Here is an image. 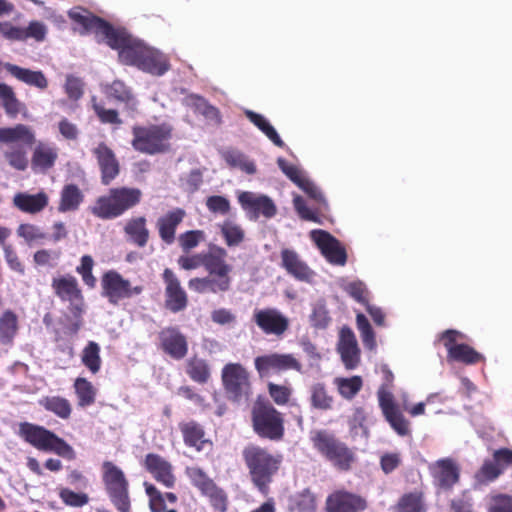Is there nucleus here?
I'll use <instances>...</instances> for the list:
<instances>
[{
	"mask_svg": "<svg viewBox=\"0 0 512 512\" xmlns=\"http://www.w3.org/2000/svg\"><path fill=\"white\" fill-rule=\"evenodd\" d=\"M69 17L82 28V34L93 32L97 37L105 40L110 48L117 50L119 61L125 65L137 67L148 48L125 29L115 28L108 21L87 10H71L69 11Z\"/></svg>",
	"mask_w": 512,
	"mask_h": 512,
	"instance_id": "nucleus-1",
	"label": "nucleus"
},
{
	"mask_svg": "<svg viewBox=\"0 0 512 512\" xmlns=\"http://www.w3.org/2000/svg\"><path fill=\"white\" fill-rule=\"evenodd\" d=\"M227 250L216 244H209L208 250L203 252V267L208 272L206 277H195L189 280L191 290L204 293H225L231 288L232 265L226 258Z\"/></svg>",
	"mask_w": 512,
	"mask_h": 512,
	"instance_id": "nucleus-2",
	"label": "nucleus"
},
{
	"mask_svg": "<svg viewBox=\"0 0 512 512\" xmlns=\"http://www.w3.org/2000/svg\"><path fill=\"white\" fill-rule=\"evenodd\" d=\"M242 457L253 485L263 495H268L270 484L282 465L283 456L265 447L249 444L243 449Z\"/></svg>",
	"mask_w": 512,
	"mask_h": 512,
	"instance_id": "nucleus-3",
	"label": "nucleus"
},
{
	"mask_svg": "<svg viewBox=\"0 0 512 512\" xmlns=\"http://www.w3.org/2000/svg\"><path fill=\"white\" fill-rule=\"evenodd\" d=\"M142 191L135 187H116L99 196L89 210L101 220L116 219L136 207L142 200Z\"/></svg>",
	"mask_w": 512,
	"mask_h": 512,
	"instance_id": "nucleus-4",
	"label": "nucleus"
},
{
	"mask_svg": "<svg viewBox=\"0 0 512 512\" xmlns=\"http://www.w3.org/2000/svg\"><path fill=\"white\" fill-rule=\"evenodd\" d=\"M251 427L261 439L282 441L285 436L284 414L267 399L259 396L250 411Z\"/></svg>",
	"mask_w": 512,
	"mask_h": 512,
	"instance_id": "nucleus-5",
	"label": "nucleus"
},
{
	"mask_svg": "<svg viewBox=\"0 0 512 512\" xmlns=\"http://www.w3.org/2000/svg\"><path fill=\"white\" fill-rule=\"evenodd\" d=\"M173 126L168 122L132 127L131 146L146 155L164 154L171 150Z\"/></svg>",
	"mask_w": 512,
	"mask_h": 512,
	"instance_id": "nucleus-6",
	"label": "nucleus"
},
{
	"mask_svg": "<svg viewBox=\"0 0 512 512\" xmlns=\"http://www.w3.org/2000/svg\"><path fill=\"white\" fill-rule=\"evenodd\" d=\"M313 448L340 471H349L356 461L355 452L332 432L321 429L312 432Z\"/></svg>",
	"mask_w": 512,
	"mask_h": 512,
	"instance_id": "nucleus-7",
	"label": "nucleus"
},
{
	"mask_svg": "<svg viewBox=\"0 0 512 512\" xmlns=\"http://www.w3.org/2000/svg\"><path fill=\"white\" fill-rule=\"evenodd\" d=\"M102 480L111 503L118 512H130L129 482L124 472L111 461L102 463Z\"/></svg>",
	"mask_w": 512,
	"mask_h": 512,
	"instance_id": "nucleus-8",
	"label": "nucleus"
},
{
	"mask_svg": "<svg viewBox=\"0 0 512 512\" xmlns=\"http://www.w3.org/2000/svg\"><path fill=\"white\" fill-rule=\"evenodd\" d=\"M221 380L226 398L239 403L252 394L249 372L240 363H228L221 371Z\"/></svg>",
	"mask_w": 512,
	"mask_h": 512,
	"instance_id": "nucleus-9",
	"label": "nucleus"
},
{
	"mask_svg": "<svg viewBox=\"0 0 512 512\" xmlns=\"http://www.w3.org/2000/svg\"><path fill=\"white\" fill-rule=\"evenodd\" d=\"M101 295L112 305H118L122 300L140 295L144 291L142 285L132 286L116 270H108L101 276Z\"/></svg>",
	"mask_w": 512,
	"mask_h": 512,
	"instance_id": "nucleus-10",
	"label": "nucleus"
},
{
	"mask_svg": "<svg viewBox=\"0 0 512 512\" xmlns=\"http://www.w3.org/2000/svg\"><path fill=\"white\" fill-rule=\"evenodd\" d=\"M51 287L62 302L69 304L68 309L75 318L82 317L85 301L78 280L74 276L66 274L55 277Z\"/></svg>",
	"mask_w": 512,
	"mask_h": 512,
	"instance_id": "nucleus-11",
	"label": "nucleus"
},
{
	"mask_svg": "<svg viewBox=\"0 0 512 512\" xmlns=\"http://www.w3.org/2000/svg\"><path fill=\"white\" fill-rule=\"evenodd\" d=\"M252 321L263 334L277 338H281L290 327L289 318L273 307L255 309Z\"/></svg>",
	"mask_w": 512,
	"mask_h": 512,
	"instance_id": "nucleus-12",
	"label": "nucleus"
},
{
	"mask_svg": "<svg viewBox=\"0 0 512 512\" xmlns=\"http://www.w3.org/2000/svg\"><path fill=\"white\" fill-rule=\"evenodd\" d=\"M33 444L40 451L54 453L67 460L76 458V452L70 444L42 426L34 425Z\"/></svg>",
	"mask_w": 512,
	"mask_h": 512,
	"instance_id": "nucleus-13",
	"label": "nucleus"
},
{
	"mask_svg": "<svg viewBox=\"0 0 512 512\" xmlns=\"http://www.w3.org/2000/svg\"><path fill=\"white\" fill-rule=\"evenodd\" d=\"M368 502L362 495L338 488L329 493L325 500V512H364Z\"/></svg>",
	"mask_w": 512,
	"mask_h": 512,
	"instance_id": "nucleus-14",
	"label": "nucleus"
},
{
	"mask_svg": "<svg viewBox=\"0 0 512 512\" xmlns=\"http://www.w3.org/2000/svg\"><path fill=\"white\" fill-rule=\"evenodd\" d=\"M310 235L321 254L330 264L337 266L346 264L347 253L338 239L324 230H313Z\"/></svg>",
	"mask_w": 512,
	"mask_h": 512,
	"instance_id": "nucleus-15",
	"label": "nucleus"
},
{
	"mask_svg": "<svg viewBox=\"0 0 512 512\" xmlns=\"http://www.w3.org/2000/svg\"><path fill=\"white\" fill-rule=\"evenodd\" d=\"M254 365L260 376H266L270 372L302 371V364L292 354L271 353L258 356Z\"/></svg>",
	"mask_w": 512,
	"mask_h": 512,
	"instance_id": "nucleus-16",
	"label": "nucleus"
},
{
	"mask_svg": "<svg viewBox=\"0 0 512 512\" xmlns=\"http://www.w3.org/2000/svg\"><path fill=\"white\" fill-rule=\"evenodd\" d=\"M162 279L165 284V308L172 313L185 310L188 306V296L176 274L172 269L165 268Z\"/></svg>",
	"mask_w": 512,
	"mask_h": 512,
	"instance_id": "nucleus-17",
	"label": "nucleus"
},
{
	"mask_svg": "<svg viewBox=\"0 0 512 512\" xmlns=\"http://www.w3.org/2000/svg\"><path fill=\"white\" fill-rule=\"evenodd\" d=\"M158 347L174 360L183 359L188 353L187 337L174 326L162 328L158 332Z\"/></svg>",
	"mask_w": 512,
	"mask_h": 512,
	"instance_id": "nucleus-18",
	"label": "nucleus"
},
{
	"mask_svg": "<svg viewBox=\"0 0 512 512\" xmlns=\"http://www.w3.org/2000/svg\"><path fill=\"white\" fill-rule=\"evenodd\" d=\"M238 201L251 220H257L260 215L272 218L277 213L276 205L266 195H256L253 192L245 191L239 194Z\"/></svg>",
	"mask_w": 512,
	"mask_h": 512,
	"instance_id": "nucleus-19",
	"label": "nucleus"
},
{
	"mask_svg": "<svg viewBox=\"0 0 512 512\" xmlns=\"http://www.w3.org/2000/svg\"><path fill=\"white\" fill-rule=\"evenodd\" d=\"M337 352L347 370L355 369L361 360V351L352 329L344 326L339 333Z\"/></svg>",
	"mask_w": 512,
	"mask_h": 512,
	"instance_id": "nucleus-20",
	"label": "nucleus"
},
{
	"mask_svg": "<svg viewBox=\"0 0 512 512\" xmlns=\"http://www.w3.org/2000/svg\"><path fill=\"white\" fill-rule=\"evenodd\" d=\"M429 470L436 484L445 489H451L460 477V470L452 458H442L429 465Z\"/></svg>",
	"mask_w": 512,
	"mask_h": 512,
	"instance_id": "nucleus-21",
	"label": "nucleus"
},
{
	"mask_svg": "<svg viewBox=\"0 0 512 512\" xmlns=\"http://www.w3.org/2000/svg\"><path fill=\"white\" fill-rule=\"evenodd\" d=\"M93 155L96 157L101 171V182L107 186L120 172V165L115 153L104 142H101L93 149Z\"/></svg>",
	"mask_w": 512,
	"mask_h": 512,
	"instance_id": "nucleus-22",
	"label": "nucleus"
},
{
	"mask_svg": "<svg viewBox=\"0 0 512 512\" xmlns=\"http://www.w3.org/2000/svg\"><path fill=\"white\" fill-rule=\"evenodd\" d=\"M144 467L157 482L166 488L174 487L176 478L173 474L172 465L162 456L155 453L147 454L144 459Z\"/></svg>",
	"mask_w": 512,
	"mask_h": 512,
	"instance_id": "nucleus-23",
	"label": "nucleus"
},
{
	"mask_svg": "<svg viewBox=\"0 0 512 512\" xmlns=\"http://www.w3.org/2000/svg\"><path fill=\"white\" fill-rule=\"evenodd\" d=\"M281 266L298 281L311 282L315 275L308 264L292 249L285 248L281 250Z\"/></svg>",
	"mask_w": 512,
	"mask_h": 512,
	"instance_id": "nucleus-24",
	"label": "nucleus"
},
{
	"mask_svg": "<svg viewBox=\"0 0 512 512\" xmlns=\"http://www.w3.org/2000/svg\"><path fill=\"white\" fill-rule=\"evenodd\" d=\"M186 212L182 208H174L160 216L156 221V228L160 239L167 245L174 243L176 230L183 222Z\"/></svg>",
	"mask_w": 512,
	"mask_h": 512,
	"instance_id": "nucleus-25",
	"label": "nucleus"
},
{
	"mask_svg": "<svg viewBox=\"0 0 512 512\" xmlns=\"http://www.w3.org/2000/svg\"><path fill=\"white\" fill-rule=\"evenodd\" d=\"M123 233L128 243L138 248H144L150 240L146 217L133 216L129 218L123 226Z\"/></svg>",
	"mask_w": 512,
	"mask_h": 512,
	"instance_id": "nucleus-26",
	"label": "nucleus"
},
{
	"mask_svg": "<svg viewBox=\"0 0 512 512\" xmlns=\"http://www.w3.org/2000/svg\"><path fill=\"white\" fill-rule=\"evenodd\" d=\"M105 94L108 98L123 103L125 109L130 114H135L138 112L139 102L135 95L132 93L131 88H129L124 82L120 80H114L111 84L105 87Z\"/></svg>",
	"mask_w": 512,
	"mask_h": 512,
	"instance_id": "nucleus-27",
	"label": "nucleus"
},
{
	"mask_svg": "<svg viewBox=\"0 0 512 512\" xmlns=\"http://www.w3.org/2000/svg\"><path fill=\"white\" fill-rule=\"evenodd\" d=\"M494 461H485L480 468L479 475L485 481H493L498 478L503 472L501 464H512V450L501 448L494 452Z\"/></svg>",
	"mask_w": 512,
	"mask_h": 512,
	"instance_id": "nucleus-28",
	"label": "nucleus"
},
{
	"mask_svg": "<svg viewBox=\"0 0 512 512\" xmlns=\"http://www.w3.org/2000/svg\"><path fill=\"white\" fill-rule=\"evenodd\" d=\"M184 104L201 114L209 123L220 126L222 117L220 110L211 105L204 97L197 94H189L184 98Z\"/></svg>",
	"mask_w": 512,
	"mask_h": 512,
	"instance_id": "nucleus-29",
	"label": "nucleus"
},
{
	"mask_svg": "<svg viewBox=\"0 0 512 512\" xmlns=\"http://www.w3.org/2000/svg\"><path fill=\"white\" fill-rule=\"evenodd\" d=\"M179 429L182 433L183 441L188 447L201 451L204 445L209 443L205 438L203 426L194 420L179 423Z\"/></svg>",
	"mask_w": 512,
	"mask_h": 512,
	"instance_id": "nucleus-30",
	"label": "nucleus"
},
{
	"mask_svg": "<svg viewBox=\"0 0 512 512\" xmlns=\"http://www.w3.org/2000/svg\"><path fill=\"white\" fill-rule=\"evenodd\" d=\"M59 150L54 144L39 142L34 147V168L47 172L56 163Z\"/></svg>",
	"mask_w": 512,
	"mask_h": 512,
	"instance_id": "nucleus-31",
	"label": "nucleus"
},
{
	"mask_svg": "<svg viewBox=\"0 0 512 512\" xmlns=\"http://www.w3.org/2000/svg\"><path fill=\"white\" fill-rule=\"evenodd\" d=\"M393 512H427L424 492L415 489L404 493L393 506Z\"/></svg>",
	"mask_w": 512,
	"mask_h": 512,
	"instance_id": "nucleus-32",
	"label": "nucleus"
},
{
	"mask_svg": "<svg viewBox=\"0 0 512 512\" xmlns=\"http://www.w3.org/2000/svg\"><path fill=\"white\" fill-rule=\"evenodd\" d=\"M137 68L152 75L161 76L169 69V63L158 52L147 48Z\"/></svg>",
	"mask_w": 512,
	"mask_h": 512,
	"instance_id": "nucleus-33",
	"label": "nucleus"
},
{
	"mask_svg": "<svg viewBox=\"0 0 512 512\" xmlns=\"http://www.w3.org/2000/svg\"><path fill=\"white\" fill-rule=\"evenodd\" d=\"M84 201V194L76 184H66L61 190L58 211H76Z\"/></svg>",
	"mask_w": 512,
	"mask_h": 512,
	"instance_id": "nucleus-34",
	"label": "nucleus"
},
{
	"mask_svg": "<svg viewBox=\"0 0 512 512\" xmlns=\"http://www.w3.org/2000/svg\"><path fill=\"white\" fill-rule=\"evenodd\" d=\"M185 372L192 381L199 384H206L211 377L207 360L198 356H193L186 361Z\"/></svg>",
	"mask_w": 512,
	"mask_h": 512,
	"instance_id": "nucleus-35",
	"label": "nucleus"
},
{
	"mask_svg": "<svg viewBox=\"0 0 512 512\" xmlns=\"http://www.w3.org/2000/svg\"><path fill=\"white\" fill-rule=\"evenodd\" d=\"M220 234L228 247H237L245 240V230L232 220H225L218 225Z\"/></svg>",
	"mask_w": 512,
	"mask_h": 512,
	"instance_id": "nucleus-36",
	"label": "nucleus"
},
{
	"mask_svg": "<svg viewBox=\"0 0 512 512\" xmlns=\"http://www.w3.org/2000/svg\"><path fill=\"white\" fill-rule=\"evenodd\" d=\"M245 116L253 123L266 137L277 147L283 148L285 143L278 135L275 128L269 123V121L261 114L251 110L245 111Z\"/></svg>",
	"mask_w": 512,
	"mask_h": 512,
	"instance_id": "nucleus-37",
	"label": "nucleus"
},
{
	"mask_svg": "<svg viewBox=\"0 0 512 512\" xmlns=\"http://www.w3.org/2000/svg\"><path fill=\"white\" fill-rule=\"evenodd\" d=\"M334 398L329 394L324 383H315L310 387V404L312 408L328 411L333 408Z\"/></svg>",
	"mask_w": 512,
	"mask_h": 512,
	"instance_id": "nucleus-38",
	"label": "nucleus"
},
{
	"mask_svg": "<svg viewBox=\"0 0 512 512\" xmlns=\"http://www.w3.org/2000/svg\"><path fill=\"white\" fill-rule=\"evenodd\" d=\"M316 509V496L310 489L296 493L289 502L290 512H316Z\"/></svg>",
	"mask_w": 512,
	"mask_h": 512,
	"instance_id": "nucleus-39",
	"label": "nucleus"
},
{
	"mask_svg": "<svg viewBox=\"0 0 512 512\" xmlns=\"http://www.w3.org/2000/svg\"><path fill=\"white\" fill-rule=\"evenodd\" d=\"M448 361H455L466 365H474L485 361V357L467 344H460L447 358Z\"/></svg>",
	"mask_w": 512,
	"mask_h": 512,
	"instance_id": "nucleus-40",
	"label": "nucleus"
},
{
	"mask_svg": "<svg viewBox=\"0 0 512 512\" xmlns=\"http://www.w3.org/2000/svg\"><path fill=\"white\" fill-rule=\"evenodd\" d=\"M334 384L336 385L339 394L344 399L351 400L362 389L363 380L361 376L358 375L348 378L338 377L335 378Z\"/></svg>",
	"mask_w": 512,
	"mask_h": 512,
	"instance_id": "nucleus-41",
	"label": "nucleus"
},
{
	"mask_svg": "<svg viewBox=\"0 0 512 512\" xmlns=\"http://www.w3.org/2000/svg\"><path fill=\"white\" fill-rule=\"evenodd\" d=\"M39 404L47 411H50L60 418H69L71 415V404L65 398L59 396H46L39 400Z\"/></svg>",
	"mask_w": 512,
	"mask_h": 512,
	"instance_id": "nucleus-42",
	"label": "nucleus"
},
{
	"mask_svg": "<svg viewBox=\"0 0 512 512\" xmlns=\"http://www.w3.org/2000/svg\"><path fill=\"white\" fill-rule=\"evenodd\" d=\"M81 361L92 374L98 373L102 364L99 344L89 341L82 350Z\"/></svg>",
	"mask_w": 512,
	"mask_h": 512,
	"instance_id": "nucleus-43",
	"label": "nucleus"
},
{
	"mask_svg": "<svg viewBox=\"0 0 512 512\" xmlns=\"http://www.w3.org/2000/svg\"><path fill=\"white\" fill-rule=\"evenodd\" d=\"M74 388L81 407L90 406L95 402L96 390L86 378L79 377L75 380Z\"/></svg>",
	"mask_w": 512,
	"mask_h": 512,
	"instance_id": "nucleus-44",
	"label": "nucleus"
},
{
	"mask_svg": "<svg viewBox=\"0 0 512 512\" xmlns=\"http://www.w3.org/2000/svg\"><path fill=\"white\" fill-rule=\"evenodd\" d=\"M17 328L16 314L11 310H6L0 317V342L3 344L11 342Z\"/></svg>",
	"mask_w": 512,
	"mask_h": 512,
	"instance_id": "nucleus-45",
	"label": "nucleus"
},
{
	"mask_svg": "<svg viewBox=\"0 0 512 512\" xmlns=\"http://www.w3.org/2000/svg\"><path fill=\"white\" fill-rule=\"evenodd\" d=\"M0 100L9 116L15 117L20 113L22 104L16 98L13 89L5 83H0Z\"/></svg>",
	"mask_w": 512,
	"mask_h": 512,
	"instance_id": "nucleus-46",
	"label": "nucleus"
},
{
	"mask_svg": "<svg viewBox=\"0 0 512 512\" xmlns=\"http://www.w3.org/2000/svg\"><path fill=\"white\" fill-rule=\"evenodd\" d=\"M293 206L298 216L302 220L311 221L318 224L321 223L320 214L326 211L320 205H318V208L316 209L309 208L304 198L299 195L294 197Z\"/></svg>",
	"mask_w": 512,
	"mask_h": 512,
	"instance_id": "nucleus-47",
	"label": "nucleus"
},
{
	"mask_svg": "<svg viewBox=\"0 0 512 512\" xmlns=\"http://www.w3.org/2000/svg\"><path fill=\"white\" fill-rule=\"evenodd\" d=\"M356 325L364 347L370 351L374 350L377 345L375 333L367 317L362 313H358L356 316Z\"/></svg>",
	"mask_w": 512,
	"mask_h": 512,
	"instance_id": "nucleus-48",
	"label": "nucleus"
},
{
	"mask_svg": "<svg viewBox=\"0 0 512 512\" xmlns=\"http://www.w3.org/2000/svg\"><path fill=\"white\" fill-rule=\"evenodd\" d=\"M32 135L29 128L22 124H18L12 128H0V142L13 143L18 141L29 142Z\"/></svg>",
	"mask_w": 512,
	"mask_h": 512,
	"instance_id": "nucleus-49",
	"label": "nucleus"
},
{
	"mask_svg": "<svg viewBox=\"0 0 512 512\" xmlns=\"http://www.w3.org/2000/svg\"><path fill=\"white\" fill-rule=\"evenodd\" d=\"M91 102L92 108L101 123L111 125L122 124V120L120 119L117 110L106 109L102 103L97 101L96 97H92Z\"/></svg>",
	"mask_w": 512,
	"mask_h": 512,
	"instance_id": "nucleus-50",
	"label": "nucleus"
},
{
	"mask_svg": "<svg viewBox=\"0 0 512 512\" xmlns=\"http://www.w3.org/2000/svg\"><path fill=\"white\" fill-rule=\"evenodd\" d=\"M267 390L272 401L278 406H285L289 403L293 390L290 386L269 382Z\"/></svg>",
	"mask_w": 512,
	"mask_h": 512,
	"instance_id": "nucleus-51",
	"label": "nucleus"
},
{
	"mask_svg": "<svg viewBox=\"0 0 512 512\" xmlns=\"http://www.w3.org/2000/svg\"><path fill=\"white\" fill-rule=\"evenodd\" d=\"M0 34L10 41H21L32 37V23L26 28L14 26L10 22H3Z\"/></svg>",
	"mask_w": 512,
	"mask_h": 512,
	"instance_id": "nucleus-52",
	"label": "nucleus"
},
{
	"mask_svg": "<svg viewBox=\"0 0 512 512\" xmlns=\"http://www.w3.org/2000/svg\"><path fill=\"white\" fill-rule=\"evenodd\" d=\"M93 267L94 260L90 255L82 256L80 265L76 267V272L81 276L84 284L91 289L95 288L97 283L96 277L92 273Z\"/></svg>",
	"mask_w": 512,
	"mask_h": 512,
	"instance_id": "nucleus-53",
	"label": "nucleus"
},
{
	"mask_svg": "<svg viewBox=\"0 0 512 512\" xmlns=\"http://www.w3.org/2000/svg\"><path fill=\"white\" fill-rule=\"evenodd\" d=\"M187 475L192 484L198 488L202 494L215 484V482L199 467H191L187 469Z\"/></svg>",
	"mask_w": 512,
	"mask_h": 512,
	"instance_id": "nucleus-54",
	"label": "nucleus"
},
{
	"mask_svg": "<svg viewBox=\"0 0 512 512\" xmlns=\"http://www.w3.org/2000/svg\"><path fill=\"white\" fill-rule=\"evenodd\" d=\"M204 496L209 498L212 507L219 512H226L228 508L227 494L223 489L214 484L211 489L207 490Z\"/></svg>",
	"mask_w": 512,
	"mask_h": 512,
	"instance_id": "nucleus-55",
	"label": "nucleus"
},
{
	"mask_svg": "<svg viewBox=\"0 0 512 512\" xmlns=\"http://www.w3.org/2000/svg\"><path fill=\"white\" fill-rule=\"evenodd\" d=\"M225 160L231 167H237L247 174L252 175L256 173V165L254 162L247 159V157L242 153H227Z\"/></svg>",
	"mask_w": 512,
	"mask_h": 512,
	"instance_id": "nucleus-56",
	"label": "nucleus"
},
{
	"mask_svg": "<svg viewBox=\"0 0 512 512\" xmlns=\"http://www.w3.org/2000/svg\"><path fill=\"white\" fill-rule=\"evenodd\" d=\"M204 239V231L189 230L179 235L178 242L184 252H189L190 250L196 248Z\"/></svg>",
	"mask_w": 512,
	"mask_h": 512,
	"instance_id": "nucleus-57",
	"label": "nucleus"
},
{
	"mask_svg": "<svg viewBox=\"0 0 512 512\" xmlns=\"http://www.w3.org/2000/svg\"><path fill=\"white\" fill-rule=\"evenodd\" d=\"M310 198L315 200L318 205L323 207L324 210H328V203L321 192V190L309 179L303 177L297 184Z\"/></svg>",
	"mask_w": 512,
	"mask_h": 512,
	"instance_id": "nucleus-58",
	"label": "nucleus"
},
{
	"mask_svg": "<svg viewBox=\"0 0 512 512\" xmlns=\"http://www.w3.org/2000/svg\"><path fill=\"white\" fill-rule=\"evenodd\" d=\"M385 419L398 435L406 436L410 434V422L399 409L386 415Z\"/></svg>",
	"mask_w": 512,
	"mask_h": 512,
	"instance_id": "nucleus-59",
	"label": "nucleus"
},
{
	"mask_svg": "<svg viewBox=\"0 0 512 512\" xmlns=\"http://www.w3.org/2000/svg\"><path fill=\"white\" fill-rule=\"evenodd\" d=\"M465 335L455 329H447L439 335V340L447 350V358L452 354L454 349H457L461 343L460 340H464Z\"/></svg>",
	"mask_w": 512,
	"mask_h": 512,
	"instance_id": "nucleus-60",
	"label": "nucleus"
},
{
	"mask_svg": "<svg viewBox=\"0 0 512 512\" xmlns=\"http://www.w3.org/2000/svg\"><path fill=\"white\" fill-rule=\"evenodd\" d=\"M144 486L146 494L149 496V508L151 512H164L166 505L163 494L153 484L145 482Z\"/></svg>",
	"mask_w": 512,
	"mask_h": 512,
	"instance_id": "nucleus-61",
	"label": "nucleus"
},
{
	"mask_svg": "<svg viewBox=\"0 0 512 512\" xmlns=\"http://www.w3.org/2000/svg\"><path fill=\"white\" fill-rule=\"evenodd\" d=\"M345 291L358 303L366 306L369 303L368 290L361 281H353L345 286Z\"/></svg>",
	"mask_w": 512,
	"mask_h": 512,
	"instance_id": "nucleus-62",
	"label": "nucleus"
},
{
	"mask_svg": "<svg viewBox=\"0 0 512 512\" xmlns=\"http://www.w3.org/2000/svg\"><path fill=\"white\" fill-rule=\"evenodd\" d=\"M331 318L325 305L319 304L314 306L310 315L311 325L316 329H325L328 327Z\"/></svg>",
	"mask_w": 512,
	"mask_h": 512,
	"instance_id": "nucleus-63",
	"label": "nucleus"
},
{
	"mask_svg": "<svg viewBox=\"0 0 512 512\" xmlns=\"http://www.w3.org/2000/svg\"><path fill=\"white\" fill-rule=\"evenodd\" d=\"M206 206L210 212L222 215L228 214L231 208L229 200L219 195L209 196L206 200Z\"/></svg>",
	"mask_w": 512,
	"mask_h": 512,
	"instance_id": "nucleus-64",
	"label": "nucleus"
}]
</instances>
